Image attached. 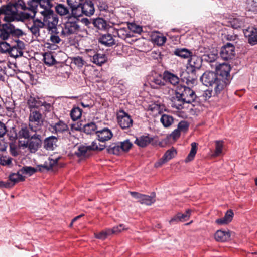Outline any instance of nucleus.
<instances>
[{
  "label": "nucleus",
  "mask_w": 257,
  "mask_h": 257,
  "mask_svg": "<svg viewBox=\"0 0 257 257\" xmlns=\"http://www.w3.org/2000/svg\"><path fill=\"white\" fill-rule=\"evenodd\" d=\"M220 57L225 60H228L234 58L235 56V47L230 43L222 47L220 52Z\"/></svg>",
  "instance_id": "nucleus-13"
},
{
  "label": "nucleus",
  "mask_w": 257,
  "mask_h": 257,
  "mask_svg": "<svg viewBox=\"0 0 257 257\" xmlns=\"http://www.w3.org/2000/svg\"><path fill=\"white\" fill-rule=\"evenodd\" d=\"M59 159V157L56 158L49 157L44 165H38L39 170L42 171L44 169L47 170L53 169L57 165Z\"/></svg>",
  "instance_id": "nucleus-20"
},
{
  "label": "nucleus",
  "mask_w": 257,
  "mask_h": 257,
  "mask_svg": "<svg viewBox=\"0 0 257 257\" xmlns=\"http://www.w3.org/2000/svg\"><path fill=\"white\" fill-rule=\"evenodd\" d=\"M42 144V136L35 133L27 140L26 143L22 144V146L27 148L32 153H35L41 147Z\"/></svg>",
  "instance_id": "nucleus-7"
},
{
  "label": "nucleus",
  "mask_w": 257,
  "mask_h": 257,
  "mask_svg": "<svg viewBox=\"0 0 257 257\" xmlns=\"http://www.w3.org/2000/svg\"><path fill=\"white\" fill-rule=\"evenodd\" d=\"M149 84L153 89H162L163 93L165 94H169L173 89L170 88L165 83L164 76L158 75L150 78Z\"/></svg>",
  "instance_id": "nucleus-6"
},
{
  "label": "nucleus",
  "mask_w": 257,
  "mask_h": 257,
  "mask_svg": "<svg viewBox=\"0 0 257 257\" xmlns=\"http://www.w3.org/2000/svg\"><path fill=\"white\" fill-rule=\"evenodd\" d=\"M7 129L6 125L0 121V137H3L7 133Z\"/></svg>",
  "instance_id": "nucleus-64"
},
{
  "label": "nucleus",
  "mask_w": 257,
  "mask_h": 257,
  "mask_svg": "<svg viewBox=\"0 0 257 257\" xmlns=\"http://www.w3.org/2000/svg\"><path fill=\"white\" fill-rule=\"evenodd\" d=\"M246 37H248V42L251 45L257 44V27H249L243 30Z\"/></svg>",
  "instance_id": "nucleus-18"
},
{
  "label": "nucleus",
  "mask_w": 257,
  "mask_h": 257,
  "mask_svg": "<svg viewBox=\"0 0 257 257\" xmlns=\"http://www.w3.org/2000/svg\"><path fill=\"white\" fill-rule=\"evenodd\" d=\"M231 66L226 63L219 64L216 67V74H217L220 81L225 82V87L230 83L231 79L230 75Z\"/></svg>",
  "instance_id": "nucleus-9"
},
{
  "label": "nucleus",
  "mask_w": 257,
  "mask_h": 257,
  "mask_svg": "<svg viewBox=\"0 0 257 257\" xmlns=\"http://www.w3.org/2000/svg\"><path fill=\"white\" fill-rule=\"evenodd\" d=\"M112 232L113 231L111 230V229L108 228L98 233H95L94 235L95 237L97 239L104 240L108 236L112 234Z\"/></svg>",
  "instance_id": "nucleus-45"
},
{
  "label": "nucleus",
  "mask_w": 257,
  "mask_h": 257,
  "mask_svg": "<svg viewBox=\"0 0 257 257\" xmlns=\"http://www.w3.org/2000/svg\"><path fill=\"white\" fill-rule=\"evenodd\" d=\"M124 229L125 227L123 224H120L118 226H115L112 229H111L113 231L112 232V234L118 233Z\"/></svg>",
  "instance_id": "nucleus-61"
},
{
  "label": "nucleus",
  "mask_w": 257,
  "mask_h": 257,
  "mask_svg": "<svg viewBox=\"0 0 257 257\" xmlns=\"http://www.w3.org/2000/svg\"><path fill=\"white\" fill-rule=\"evenodd\" d=\"M57 138L55 136L46 138L43 143L44 148L47 150H53L57 146Z\"/></svg>",
  "instance_id": "nucleus-22"
},
{
  "label": "nucleus",
  "mask_w": 257,
  "mask_h": 257,
  "mask_svg": "<svg viewBox=\"0 0 257 257\" xmlns=\"http://www.w3.org/2000/svg\"><path fill=\"white\" fill-rule=\"evenodd\" d=\"M91 151V150H103L105 147V144L103 143H100L98 138L97 140H94L91 143V145L89 146Z\"/></svg>",
  "instance_id": "nucleus-40"
},
{
  "label": "nucleus",
  "mask_w": 257,
  "mask_h": 257,
  "mask_svg": "<svg viewBox=\"0 0 257 257\" xmlns=\"http://www.w3.org/2000/svg\"><path fill=\"white\" fill-rule=\"evenodd\" d=\"M118 125L123 129H127L133 126V120L130 115L123 110H120L117 114Z\"/></svg>",
  "instance_id": "nucleus-10"
},
{
  "label": "nucleus",
  "mask_w": 257,
  "mask_h": 257,
  "mask_svg": "<svg viewBox=\"0 0 257 257\" xmlns=\"http://www.w3.org/2000/svg\"><path fill=\"white\" fill-rule=\"evenodd\" d=\"M234 213L231 210H228L225 214L224 218L228 223L230 222L232 220Z\"/></svg>",
  "instance_id": "nucleus-62"
},
{
  "label": "nucleus",
  "mask_w": 257,
  "mask_h": 257,
  "mask_svg": "<svg viewBox=\"0 0 257 257\" xmlns=\"http://www.w3.org/2000/svg\"><path fill=\"white\" fill-rule=\"evenodd\" d=\"M14 183H12L10 181H0V187L10 188L13 187Z\"/></svg>",
  "instance_id": "nucleus-63"
},
{
  "label": "nucleus",
  "mask_w": 257,
  "mask_h": 257,
  "mask_svg": "<svg viewBox=\"0 0 257 257\" xmlns=\"http://www.w3.org/2000/svg\"><path fill=\"white\" fill-rule=\"evenodd\" d=\"M246 4L248 11L257 13V0H246Z\"/></svg>",
  "instance_id": "nucleus-50"
},
{
  "label": "nucleus",
  "mask_w": 257,
  "mask_h": 257,
  "mask_svg": "<svg viewBox=\"0 0 257 257\" xmlns=\"http://www.w3.org/2000/svg\"><path fill=\"white\" fill-rule=\"evenodd\" d=\"M29 128H28L27 126L22 127L19 131V137L20 138H24L28 140L32 135L31 134Z\"/></svg>",
  "instance_id": "nucleus-43"
},
{
  "label": "nucleus",
  "mask_w": 257,
  "mask_h": 257,
  "mask_svg": "<svg viewBox=\"0 0 257 257\" xmlns=\"http://www.w3.org/2000/svg\"><path fill=\"white\" fill-rule=\"evenodd\" d=\"M25 180V177L20 172V170L17 173H13L9 176V181L14 183V185L17 182L23 181Z\"/></svg>",
  "instance_id": "nucleus-38"
},
{
  "label": "nucleus",
  "mask_w": 257,
  "mask_h": 257,
  "mask_svg": "<svg viewBox=\"0 0 257 257\" xmlns=\"http://www.w3.org/2000/svg\"><path fill=\"white\" fill-rule=\"evenodd\" d=\"M176 154L177 152L174 148L167 150L162 159L155 164V166L157 168L160 167L162 165L174 157Z\"/></svg>",
  "instance_id": "nucleus-19"
},
{
  "label": "nucleus",
  "mask_w": 257,
  "mask_h": 257,
  "mask_svg": "<svg viewBox=\"0 0 257 257\" xmlns=\"http://www.w3.org/2000/svg\"><path fill=\"white\" fill-rule=\"evenodd\" d=\"M70 17L65 23L62 24V30L60 35L62 37H68L77 33L79 31L80 26L76 18Z\"/></svg>",
  "instance_id": "nucleus-5"
},
{
  "label": "nucleus",
  "mask_w": 257,
  "mask_h": 257,
  "mask_svg": "<svg viewBox=\"0 0 257 257\" xmlns=\"http://www.w3.org/2000/svg\"><path fill=\"white\" fill-rule=\"evenodd\" d=\"M119 144L121 148L122 152H128L133 146V144L128 139L123 142H119Z\"/></svg>",
  "instance_id": "nucleus-51"
},
{
  "label": "nucleus",
  "mask_w": 257,
  "mask_h": 257,
  "mask_svg": "<svg viewBox=\"0 0 257 257\" xmlns=\"http://www.w3.org/2000/svg\"><path fill=\"white\" fill-rule=\"evenodd\" d=\"M29 127L33 132L40 131L43 125L42 115L38 111H31L29 117Z\"/></svg>",
  "instance_id": "nucleus-8"
},
{
  "label": "nucleus",
  "mask_w": 257,
  "mask_h": 257,
  "mask_svg": "<svg viewBox=\"0 0 257 257\" xmlns=\"http://www.w3.org/2000/svg\"><path fill=\"white\" fill-rule=\"evenodd\" d=\"M81 0H67L68 5L72 9V13L75 16V12H77L78 10V7L81 6Z\"/></svg>",
  "instance_id": "nucleus-42"
},
{
  "label": "nucleus",
  "mask_w": 257,
  "mask_h": 257,
  "mask_svg": "<svg viewBox=\"0 0 257 257\" xmlns=\"http://www.w3.org/2000/svg\"><path fill=\"white\" fill-rule=\"evenodd\" d=\"M38 13L41 14L43 20L42 23L44 26H46L49 31L54 32L56 30V27L58 22L57 16L54 13L50 8H45L43 10H38Z\"/></svg>",
  "instance_id": "nucleus-3"
},
{
  "label": "nucleus",
  "mask_w": 257,
  "mask_h": 257,
  "mask_svg": "<svg viewBox=\"0 0 257 257\" xmlns=\"http://www.w3.org/2000/svg\"><path fill=\"white\" fill-rule=\"evenodd\" d=\"M230 237L229 232L222 230H217L214 234V238L217 241L224 242L228 240Z\"/></svg>",
  "instance_id": "nucleus-28"
},
{
  "label": "nucleus",
  "mask_w": 257,
  "mask_h": 257,
  "mask_svg": "<svg viewBox=\"0 0 257 257\" xmlns=\"http://www.w3.org/2000/svg\"><path fill=\"white\" fill-rule=\"evenodd\" d=\"M27 103L29 108H34L44 105V102H42L38 98L30 96Z\"/></svg>",
  "instance_id": "nucleus-33"
},
{
  "label": "nucleus",
  "mask_w": 257,
  "mask_h": 257,
  "mask_svg": "<svg viewBox=\"0 0 257 257\" xmlns=\"http://www.w3.org/2000/svg\"><path fill=\"white\" fill-rule=\"evenodd\" d=\"M95 11L93 3L91 1H86L81 4L80 7H78V10L75 13V17H80L82 15L87 16L92 15Z\"/></svg>",
  "instance_id": "nucleus-12"
},
{
  "label": "nucleus",
  "mask_w": 257,
  "mask_h": 257,
  "mask_svg": "<svg viewBox=\"0 0 257 257\" xmlns=\"http://www.w3.org/2000/svg\"><path fill=\"white\" fill-rule=\"evenodd\" d=\"M44 60L46 64L51 66L56 63V61L51 53H46L44 55Z\"/></svg>",
  "instance_id": "nucleus-48"
},
{
  "label": "nucleus",
  "mask_w": 257,
  "mask_h": 257,
  "mask_svg": "<svg viewBox=\"0 0 257 257\" xmlns=\"http://www.w3.org/2000/svg\"><path fill=\"white\" fill-rule=\"evenodd\" d=\"M44 27V24L39 19L34 21L33 24L29 27L32 34L36 37L40 36V29Z\"/></svg>",
  "instance_id": "nucleus-21"
},
{
  "label": "nucleus",
  "mask_w": 257,
  "mask_h": 257,
  "mask_svg": "<svg viewBox=\"0 0 257 257\" xmlns=\"http://www.w3.org/2000/svg\"><path fill=\"white\" fill-rule=\"evenodd\" d=\"M148 110L157 114L160 112V107L159 105L154 103L149 105Z\"/></svg>",
  "instance_id": "nucleus-60"
},
{
  "label": "nucleus",
  "mask_w": 257,
  "mask_h": 257,
  "mask_svg": "<svg viewBox=\"0 0 257 257\" xmlns=\"http://www.w3.org/2000/svg\"><path fill=\"white\" fill-rule=\"evenodd\" d=\"M12 158L7 156L0 154V164L3 166H9L12 164Z\"/></svg>",
  "instance_id": "nucleus-55"
},
{
  "label": "nucleus",
  "mask_w": 257,
  "mask_h": 257,
  "mask_svg": "<svg viewBox=\"0 0 257 257\" xmlns=\"http://www.w3.org/2000/svg\"><path fill=\"white\" fill-rule=\"evenodd\" d=\"M131 30L128 28H121L117 30L118 36L123 40L130 38L132 37Z\"/></svg>",
  "instance_id": "nucleus-35"
},
{
  "label": "nucleus",
  "mask_w": 257,
  "mask_h": 257,
  "mask_svg": "<svg viewBox=\"0 0 257 257\" xmlns=\"http://www.w3.org/2000/svg\"><path fill=\"white\" fill-rule=\"evenodd\" d=\"M155 194L152 193L151 196L143 194L140 200V203L147 205H151L155 202Z\"/></svg>",
  "instance_id": "nucleus-37"
},
{
  "label": "nucleus",
  "mask_w": 257,
  "mask_h": 257,
  "mask_svg": "<svg viewBox=\"0 0 257 257\" xmlns=\"http://www.w3.org/2000/svg\"><path fill=\"white\" fill-rule=\"evenodd\" d=\"M167 38L163 35H158L154 37V42L158 46H162L166 42Z\"/></svg>",
  "instance_id": "nucleus-52"
},
{
  "label": "nucleus",
  "mask_w": 257,
  "mask_h": 257,
  "mask_svg": "<svg viewBox=\"0 0 257 257\" xmlns=\"http://www.w3.org/2000/svg\"><path fill=\"white\" fill-rule=\"evenodd\" d=\"M191 148L188 155L185 159V162H189L192 161L196 154L197 150V144L195 142H193L191 144Z\"/></svg>",
  "instance_id": "nucleus-39"
},
{
  "label": "nucleus",
  "mask_w": 257,
  "mask_h": 257,
  "mask_svg": "<svg viewBox=\"0 0 257 257\" xmlns=\"http://www.w3.org/2000/svg\"><path fill=\"white\" fill-rule=\"evenodd\" d=\"M152 141L153 138H150L148 135L142 136L136 138L134 143L138 146L143 148L149 145Z\"/></svg>",
  "instance_id": "nucleus-27"
},
{
  "label": "nucleus",
  "mask_w": 257,
  "mask_h": 257,
  "mask_svg": "<svg viewBox=\"0 0 257 257\" xmlns=\"http://www.w3.org/2000/svg\"><path fill=\"white\" fill-rule=\"evenodd\" d=\"M94 26L99 29H104L106 27V22L102 18H98L93 20Z\"/></svg>",
  "instance_id": "nucleus-47"
},
{
  "label": "nucleus",
  "mask_w": 257,
  "mask_h": 257,
  "mask_svg": "<svg viewBox=\"0 0 257 257\" xmlns=\"http://www.w3.org/2000/svg\"><path fill=\"white\" fill-rule=\"evenodd\" d=\"M97 128L95 123L90 122L86 124L83 126V131L87 134H92L96 133L97 131Z\"/></svg>",
  "instance_id": "nucleus-41"
},
{
  "label": "nucleus",
  "mask_w": 257,
  "mask_h": 257,
  "mask_svg": "<svg viewBox=\"0 0 257 257\" xmlns=\"http://www.w3.org/2000/svg\"><path fill=\"white\" fill-rule=\"evenodd\" d=\"M82 115V110L79 107H74L71 111L70 116L73 121L79 119Z\"/></svg>",
  "instance_id": "nucleus-44"
},
{
  "label": "nucleus",
  "mask_w": 257,
  "mask_h": 257,
  "mask_svg": "<svg viewBox=\"0 0 257 257\" xmlns=\"http://www.w3.org/2000/svg\"><path fill=\"white\" fill-rule=\"evenodd\" d=\"M230 24L234 29H238L241 27L243 23L242 21L237 19H234L230 22Z\"/></svg>",
  "instance_id": "nucleus-58"
},
{
  "label": "nucleus",
  "mask_w": 257,
  "mask_h": 257,
  "mask_svg": "<svg viewBox=\"0 0 257 257\" xmlns=\"http://www.w3.org/2000/svg\"><path fill=\"white\" fill-rule=\"evenodd\" d=\"M219 78L215 72L206 71L201 77L200 80L206 86L214 87L215 93L218 94L225 88V82L220 81Z\"/></svg>",
  "instance_id": "nucleus-1"
},
{
  "label": "nucleus",
  "mask_w": 257,
  "mask_h": 257,
  "mask_svg": "<svg viewBox=\"0 0 257 257\" xmlns=\"http://www.w3.org/2000/svg\"><path fill=\"white\" fill-rule=\"evenodd\" d=\"M160 121L165 127H168L173 124L174 118L171 115L163 114L160 118Z\"/></svg>",
  "instance_id": "nucleus-36"
},
{
  "label": "nucleus",
  "mask_w": 257,
  "mask_h": 257,
  "mask_svg": "<svg viewBox=\"0 0 257 257\" xmlns=\"http://www.w3.org/2000/svg\"><path fill=\"white\" fill-rule=\"evenodd\" d=\"M71 59V62L78 67H82L85 64V61L80 56L74 57Z\"/></svg>",
  "instance_id": "nucleus-53"
},
{
  "label": "nucleus",
  "mask_w": 257,
  "mask_h": 257,
  "mask_svg": "<svg viewBox=\"0 0 257 257\" xmlns=\"http://www.w3.org/2000/svg\"><path fill=\"white\" fill-rule=\"evenodd\" d=\"M164 76L165 82L168 81L173 85L178 84L179 82V78L177 75L168 71L164 72Z\"/></svg>",
  "instance_id": "nucleus-30"
},
{
  "label": "nucleus",
  "mask_w": 257,
  "mask_h": 257,
  "mask_svg": "<svg viewBox=\"0 0 257 257\" xmlns=\"http://www.w3.org/2000/svg\"><path fill=\"white\" fill-rule=\"evenodd\" d=\"M181 95L177 91L175 93V96L173 97L171 100V106L177 110H181L184 108V105L186 102V101L184 100V98L181 96Z\"/></svg>",
  "instance_id": "nucleus-17"
},
{
  "label": "nucleus",
  "mask_w": 257,
  "mask_h": 257,
  "mask_svg": "<svg viewBox=\"0 0 257 257\" xmlns=\"http://www.w3.org/2000/svg\"><path fill=\"white\" fill-rule=\"evenodd\" d=\"M177 91L181 95L187 103H191L195 101L197 96L195 92L191 88L185 86H181Z\"/></svg>",
  "instance_id": "nucleus-11"
},
{
  "label": "nucleus",
  "mask_w": 257,
  "mask_h": 257,
  "mask_svg": "<svg viewBox=\"0 0 257 257\" xmlns=\"http://www.w3.org/2000/svg\"><path fill=\"white\" fill-rule=\"evenodd\" d=\"M52 132L61 133L69 131L68 125L63 121L59 120L54 125L52 126Z\"/></svg>",
  "instance_id": "nucleus-29"
},
{
  "label": "nucleus",
  "mask_w": 257,
  "mask_h": 257,
  "mask_svg": "<svg viewBox=\"0 0 257 257\" xmlns=\"http://www.w3.org/2000/svg\"><path fill=\"white\" fill-rule=\"evenodd\" d=\"M28 6L27 7L23 0H18L14 4L3 6L0 8V15L4 14V20L6 22H12L17 19L18 9L21 8L23 10L27 9H29Z\"/></svg>",
  "instance_id": "nucleus-2"
},
{
  "label": "nucleus",
  "mask_w": 257,
  "mask_h": 257,
  "mask_svg": "<svg viewBox=\"0 0 257 257\" xmlns=\"http://www.w3.org/2000/svg\"><path fill=\"white\" fill-rule=\"evenodd\" d=\"M25 47V43L19 40L15 41V43L12 46L10 51V56L17 58L21 57L23 54V50Z\"/></svg>",
  "instance_id": "nucleus-14"
},
{
  "label": "nucleus",
  "mask_w": 257,
  "mask_h": 257,
  "mask_svg": "<svg viewBox=\"0 0 257 257\" xmlns=\"http://www.w3.org/2000/svg\"><path fill=\"white\" fill-rule=\"evenodd\" d=\"M56 11L58 14L63 16L68 13L69 10L63 4H59L55 8Z\"/></svg>",
  "instance_id": "nucleus-54"
},
{
  "label": "nucleus",
  "mask_w": 257,
  "mask_h": 257,
  "mask_svg": "<svg viewBox=\"0 0 257 257\" xmlns=\"http://www.w3.org/2000/svg\"><path fill=\"white\" fill-rule=\"evenodd\" d=\"M205 59L209 62H213L217 58V55L215 53H209L207 55H204Z\"/></svg>",
  "instance_id": "nucleus-59"
},
{
  "label": "nucleus",
  "mask_w": 257,
  "mask_h": 257,
  "mask_svg": "<svg viewBox=\"0 0 257 257\" xmlns=\"http://www.w3.org/2000/svg\"><path fill=\"white\" fill-rule=\"evenodd\" d=\"M174 53L176 56L184 59L190 58L193 54L191 51L186 48L176 49Z\"/></svg>",
  "instance_id": "nucleus-32"
},
{
  "label": "nucleus",
  "mask_w": 257,
  "mask_h": 257,
  "mask_svg": "<svg viewBox=\"0 0 257 257\" xmlns=\"http://www.w3.org/2000/svg\"><path fill=\"white\" fill-rule=\"evenodd\" d=\"M107 150L109 153L116 155H120L123 153L119 143L111 144L108 146Z\"/></svg>",
  "instance_id": "nucleus-34"
},
{
  "label": "nucleus",
  "mask_w": 257,
  "mask_h": 257,
  "mask_svg": "<svg viewBox=\"0 0 257 257\" xmlns=\"http://www.w3.org/2000/svg\"><path fill=\"white\" fill-rule=\"evenodd\" d=\"M91 150L89 146L81 145L77 147L75 154L78 157H87L89 156Z\"/></svg>",
  "instance_id": "nucleus-24"
},
{
  "label": "nucleus",
  "mask_w": 257,
  "mask_h": 257,
  "mask_svg": "<svg viewBox=\"0 0 257 257\" xmlns=\"http://www.w3.org/2000/svg\"><path fill=\"white\" fill-rule=\"evenodd\" d=\"M11 22H8L0 26V38L3 40L8 39L10 35L20 37L23 35V31L18 28H16Z\"/></svg>",
  "instance_id": "nucleus-4"
},
{
  "label": "nucleus",
  "mask_w": 257,
  "mask_h": 257,
  "mask_svg": "<svg viewBox=\"0 0 257 257\" xmlns=\"http://www.w3.org/2000/svg\"><path fill=\"white\" fill-rule=\"evenodd\" d=\"M96 135L99 142L103 143L110 140L113 136L112 132L108 128L98 130L96 132Z\"/></svg>",
  "instance_id": "nucleus-16"
},
{
  "label": "nucleus",
  "mask_w": 257,
  "mask_h": 257,
  "mask_svg": "<svg viewBox=\"0 0 257 257\" xmlns=\"http://www.w3.org/2000/svg\"><path fill=\"white\" fill-rule=\"evenodd\" d=\"M189 127V124L186 121H180L178 125L177 128L181 132H186Z\"/></svg>",
  "instance_id": "nucleus-57"
},
{
  "label": "nucleus",
  "mask_w": 257,
  "mask_h": 257,
  "mask_svg": "<svg viewBox=\"0 0 257 257\" xmlns=\"http://www.w3.org/2000/svg\"><path fill=\"white\" fill-rule=\"evenodd\" d=\"M98 41L101 44L106 46H112L115 44V40L110 34H105L102 35L98 39Z\"/></svg>",
  "instance_id": "nucleus-23"
},
{
  "label": "nucleus",
  "mask_w": 257,
  "mask_h": 257,
  "mask_svg": "<svg viewBox=\"0 0 257 257\" xmlns=\"http://www.w3.org/2000/svg\"><path fill=\"white\" fill-rule=\"evenodd\" d=\"M12 46L10 45L4 41L0 42V52L3 53L8 52L10 54V51Z\"/></svg>",
  "instance_id": "nucleus-56"
},
{
  "label": "nucleus",
  "mask_w": 257,
  "mask_h": 257,
  "mask_svg": "<svg viewBox=\"0 0 257 257\" xmlns=\"http://www.w3.org/2000/svg\"><path fill=\"white\" fill-rule=\"evenodd\" d=\"M37 169L31 166H24L20 169V172L22 174L27 175L28 176H31L35 172H36Z\"/></svg>",
  "instance_id": "nucleus-46"
},
{
  "label": "nucleus",
  "mask_w": 257,
  "mask_h": 257,
  "mask_svg": "<svg viewBox=\"0 0 257 257\" xmlns=\"http://www.w3.org/2000/svg\"><path fill=\"white\" fill-rule=\"evenodd\" d=\"M191 212V210L188 209V210H186V211L185 213H183V214L181 213H177L175 216H174L170 220V223H171L173 222H178L179 221L183 222V221L187 220L190 217Z\"/></svg>",
  "instance_id": "nucleus-25"
},
{
  "label": "nucleus",
  "mask_w": 257,
  "mask_h": 257,
  "mask_svg": "<svg viewBox=\"0 0 257 257\" xmlns=\"http://www.w3.org/2000/svg\"><path fill=\"white\" fill-rule=\"evenodd\" d=\"M45 0H32L31 1L28 3V5L29 7L28 8L35 14L38 13V10L36 11L37 9V7L38 5H39L40 8L41 10H43L44 8H45Z\"/></svg>",
  "instance_id": "nucleus-26"
},
{
  "label": "nucleus",
  "mask_w": 257,
  "mask_h": 257,
  "mask_svg": "<svg viewBox=\"0 0 257 257\" xmlns=\"http://www.w3.org/2000/svg\"><path fill=\"white\" fill-rule=\"evenodd\" d=\"M223 142L221 141H215V149L212 155L213 157H217L220 156L223 149Z\"/></svg>",
  "instance_id": "nucleus-49"
},
{
  "label": "nucleus",
  "mask_w": 257,
  "mask_h": 257,
  "mask_svg": "<svg viewBox=\"0 0 257 257\" xmlns=\"http://www.w3.org/2000/svg\"><path fill=\"white\" fill-rule=\"evenodd\" d=\"M201 66V59L195 55H192L188 60L187 69L191 73H194L199 69Z\"/></svg>",
  "instance_id": "nucleus-15"
},
{
  "label": "nucleus",
  "mask_w": 257,
  "mask_h": 257,
  "mask_svg": "<svg viewBox=\"0 0 257 257\" xmlns=\"http://www.w3.org/2000/svg\"><path fill=\"white\" fill-rule=\"evenodd\" d=\"M93 63L98 66H101L107 61V57L105 54L97 53L93 56V59H90Z\"/></svg>",
  "instance_id": "nucleus-31"
}]
</instances>
